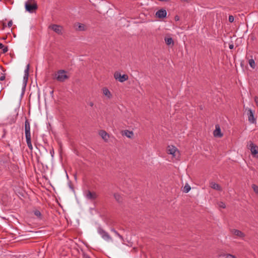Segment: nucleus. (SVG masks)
Listing matches in <instances>:
<instances>
[{"mask_svg": "<svg viewBox=\"0 0 258 258\" xmlns=\"http://www.w3.org/2000/svg\"><path fill=\"white\" fill-rule=\"evenodd\" d=\"M37 3L34 0H28L25 3V9L27 11L30 13H32L34 11L37 10Z\"/></svg>", "mask_w": 258, "mask_h": 258, "instance_id": "nucleus-1", "label": "nucleus"}, {"mask_svg": "<svg viewBox=\"0 0 258 258\" xmlns=\"http://www.w3.org/2000/svg\"><path fill=\"white\" fill-rule=\"evenodd\" d=\"M167 153L172 155L176 159L179 157V152L177 148L174 146H168L167 149Z\"/></svg>", "mask_w": 258, "mask_h": 258, "instance_id": "nucleus-2", "label": "nucleus"}, {"mask_svg": "<svg viewBox=\"0 0 258 258\" xmlns=\"http://www.w3.org/2000/svg\"><path fill=\"white\" fill-rule=\"evenodd\" d=\"M85 198L88 200L91 201H93L95 200L97 197L98 195L95 191H92L90 190H87L84 192Z\"/></svg>", "mask_w": 258, "mask_h": 258, "instance_id": "nucleus-3", "label": "nucleus"}, {"mask_svg": "<svg viewBox=\"0 0 258 258\" xmlns=\"http://www.w3.org/2000/svg\"><path fill=\"white\" fill-rule=\"evenodd\" d=\"M247 147L249 150H250L251 154L253 156H256V155L258 153V151L257 150V147L256 145L253 144L252 141H249L247 143Z\"/></svg>", "mask_w": 258, "mask_h": 258, "instance_id": "nucleus-4", "label": "nucleus"}, {"mask_svg": "<svg viewBox=\"0 0 258 258\" xmlns=\"http://www.w3.org/2000/svg\"><path fill=\"white\" fill-rule=\"evenodd\" d=\"M98 232L101 235L102 238L107 241H112V238L109 234L106 232L102 228L99 227L97 229Z\"/></svg>", "mask_w": 258, "mask_h": 258, "instance_id": "nucleus-5", "label": "nucleus"}, {"mask_svg": "<svg viewBox=\"0 0 258 258\" xmlns=\"http://www.w3.org/2000/svg\"><path fill=\"white\" fill-rule=\"evenodd\" d=\"M66 72L64 70H59L57 72V76L56 79L58 81L62 82L66 80L69 79V77L66 75Z\"/></svg>", "mask_w": 258, "mask_h": 258, "instance_id": "nucleus-6", "label": "nucleus"}, {"mask_svg": "<svg viewBox=\"0 0 258 258\" xmlns=\"http://www.w3.org/2000/svg\"><path fill=\"white\" fill-rule=\"evenodd\" d=\"M245 112H246L248 121L252 123L256 122V118L254 116V111H252L251 109L246 108Z\"/></svg>", "mask_w": 258, "mask_h": 258, "instance_id": "nucleus-7", "label": "nucleus"}, {"mask_svg": "<svg viewBox=\"0 0 258 258\" xmlns=\"http://www.w3.org/2000/svg\"><path fill=\"white\" fill-rule=\"evenodd\" d=\"M49 28L52 30L58 35L63 34V29L62 26L56 24H52L49 26Z\"/></svg>", "mask_w": 258, "mask_h": 258, "instance_id": "nucleus-8", "label": "nucleus"}, {"mask_svg": "<svg viewBox=\"0 0 258 258\" xmlns=\"http://www.w3.org/2000/svg\"><path fill=\"white\" fill-rule=\"evenodd\" d=\"M114 77L116 80H118L120 82H123L126 81L128 77L127 75H121V74L119 72H115L114 74Z\"/></svg>", "mask_w": 258, "mask_h": 258, "instance_id": "nucleus-9", "label": "nucleus"}, {"mask_svg": "<svg viewBox=\"0 0 258 258\" xmlns=\"http://www.w3.org/2000/svg\"><path fill=\"white\" fill-rule=\"evenodd\" d=\"M25 134L26 137H31L30 124L27 119L25 121Z\"/></svg>", "mask_w": 258, "mask_h": 258, "instance_id": "nucleus-10", "label": "nucleus"}, {"mask_svg": "<svg viewBox=\"0 0 258 258\" xmlns=\"http://www.w3.org/2000/svg\"><path fill=\"white\" fill-rule=\"evenodd\" d=\"M167 12L165 9H161L156 12L155 16L159 19H163L166 17Z\"/></svg>", "mask_w": 258, "mask_h": 258, "instance_id": "nucleus-11", "label": "nucleus"}, {"mask_svg": "<svg viewBox=\"0 0 258 258\" xmlns=\"http://www.w3.org/2000/svg\"><path fill=\"white\" fill-rule=\"evenodd\" d=\"M246 58L248 59V63L250 67L252 69H254L255 67V63L254 61L255 58H253L252 56L247 54Z\"/></svg>", "mask_w": 258, "mask_h": 258, "instance_id": "nucleus-12", "label": "nucleus"}, {"mask_svg": "<svg viewBox=\"0 0 258 258\" xmlns=\"http://www.w3.org/2000/svg\"><path fill=\"white\" fill-rule=\"evenodd\" d=\"M230 232L233 235L239 237H243L244 236V234L239 230L233 229L230 230Z\"/></svg>", "mask_w": 258, "mask_h": 258, "instance_id": "nucleus-13", "label": "nucleus"}, {"mask_svg": "<svg viewBox=\"0 0 258 258\" xmlns=\"http://www.w3.org/2000/svg\"><path fill=\"white\" fill-rule=\"evenodd\" d=\"M210 186L211 188L218 191H222V188L221 186L218 183L214 182H211L210 183Z\"/></svg>", "mask_w": 258, "mask_h": 258, "instance_id": "nucleus-14", "label": "nucleus"}, {"mask_svg": "<svg viewBox=\"0 0 258 258\" xmlns=\"http://www.w3.org/2000/svg\"><path fill=\"white\" fill-rule=\"evenodd\" d=\"M214 136L216 137H221L223 135L221 134V130L219 126H216V129L214 131Z\"/></svg>", "mask_w": 258, "mask_h": 258, "instance_id": "nucleus-15", "label": "nucleus"}, {"mask_svg": "<svg viewBox=\"0 0 258 258\" xmlns=\"http://www.w3.org/2000/svg\"><path fill=\"white\" fill-rule=\"evenodd\" d=\"M103 93L104 95L106 96L108 99H110L112 97V95L110 91L107 88H104L103 89Z\"/></svg>", "mask_w": 258, "mask_h": 258, "instance_id": "nucleus-16", "label": "nucleus"}, {"mask_svg": "<svg viewBox=\"0 0 258 258\" xmlns=\"http://www.w3.org/2000/svg\"><path fill=\"white\" fill-rule=\"evenodd\" d=\"M99 135L104 139L105 141H107L109 137L108 134L104 131L101 130L99 132Z\"/></svg>", "mask_w": 258, "mask_h": 258, "instance_id": "nucleus-17", "label": "nucleus"}, {"mask_svg": "<svg viewBox=\"0 0 258 258\" xmlns=\"http://www.w3.org/2000/svg\"><path fill=\"white\" fill-rule=\"evenodd\" d=\"M164 40H165V42L166 44L167 45H171L172 46H173L174 44V41L171 37H168V38L165 37Z\"/></svg>", "mask_w": 258, "mask_h": 258, "instance_id": "nucleus-18", "label": "nucleus"}, {"mask_svg": "<svg viewBox=\"0 0 258 258\" xmlns=\"http://www.w3.org/2000/svg\"><path fill=\"white\" fill-rule=\"evenodd\" d=\"M122 135H124L128 138H132L134 135L133 132L129 131L128 130H125L122 134Z\"/></svg>", "mask_w": 258, "mask_h": 258, "instance_id": "nucleus-19", "label": "nucleus"}, {"mask_svg": "<svg viewBox=\"0 0 258 258\" xmlns=\"http://www.w3.org/2000/svg\"><path fill=\"white\" fill-rule=\"evenodd\" d=\"M26 143H27V146H28L29 149L30 150H32L33 146H32V145L31 143V137H26Z\"/></svg>", "mask_w": 258, "mask_h": 258, "instance_id": "nucleus-20", "label": "nucleus"}, {"mask_svg": "<svg viewBox=\"0 0 258 258\" xmlns=\"http://www.w3.org/2000/svg\"><path fill=\"white\" fill-rule=\"evenodd\" d=\"M114 197L115 200L118 203H121L122 201V198L118 193L114 194Z\"/></svg>", "mask_w": 258, "mask_h": 258, "instance_id": "nucleus-21", "label": "nucleus"}, {"mask_svg": "<svg viewBox=\"0 0 258 258\" xmlns=\"http://www.w3.org/2000/svg\"><path fill=\"white\" fill-rule=\"evenodd\" d=\"M33 213L37 218H38L39 220H41L42 219V215L39 210H35L33 211Z\"/></svg>", "mask_w": 258, "mask_h": 258, "instance_id": "nucleus-22", "label": "nucleus"}, {"mask_svg": "<svg viewBox=\"0 0 258 258\" xmlns=\"http://www.w3.org/2000/svg\"><path fill=\"white\" fill-rule=\"evenodd\" d=\"M111 231L115 233L116 235H117L122 241H123V238L122 235L119 234V233L116 231L114 228H112Z\"/></svg>", "mask_w": 258, "mask_h": 258, "instance_id": "nucleus-23", "label": "nucleus"}, {"mask_svg": "<svg viewBox=\"0 0 258 258\" xmlns=\"http://www.w3.org/2000/svg\"><path fill=\"white\" fill-rule=\"evenodd\" d=\"M190 189V186L187 183H186L183 187V191L185 193H187L188 191H189Z\"/></svg>", "mask_w": 258, "mask_h": 258, "instance_id": "nucleus-24", "label": "nucleus"}, {"mask_svg": "<svg viewBox=\"0 0 258 258\" xmlns=\"http://www.w3.org/2000/svg\"><path fill=\"white\" fill-rule=\"evenodd\" d=\"M78 30L80 31H84L85 30V26L83 24L79 23Z\"/></svg>", "mask_w": 258, "mask_h": 258, "instance_id": "nucleus-25", "label": "nucleus"}, {"mask_svg": "<svg viewBox=\"0 0 258 258\" xmlns=\"http://www.w3.org/2000/svg\"><path fill=\"white\" fill-rule=\"evenodd\" d=\"M218 205L219 207L223 208V209L226 208V205H225V203L222 202H218Z\"/></svg>", "mask_w": 258, "mask_h": 258, "instance_id": "nucleus-26", "label": "nucleus"}, {"mask_svg": "<svg viewBox=\"0 0 258 258\" xmlns=\"http://www.w3.org/2000/svg\"><path fill=\"white\" fill-rule=\"evenodd\" d=\"M28 76H27L26 75H24V77H23V82H24V87L26 86V84L27 83V81H28Z\"/></svg>", "mask_w": 258, "mask_h": 258, "instance_id": "nucleus-27", "label": "nucleus"}, {"mask_svg": "<svg viewBox=\"0 0 258 258\" xmlns=\"http://www.w3.org/2000/svg\"><path fill=\"white\" fill-rule=\"evenodd\" d=\"M29 67H30L29 64H27V67H26V69L25 70V72H24L25 74H24V75H27V76H29Z\"/></svg>", "mask_w": 258, "mask_h": 258, "instance_id": "nucleus-28", "label": "nucleus"}, {"mask_svg": "<svg viewBox=\"0 0 258 258\" xmlns=\"http://www.w3.org/2000/svg\"><path fill=\"white\" fill-rule=\"evenodd\" d=\"M252 187L253 190L254 191V192L256 194H258V186H257L255 184H253L252 185Z\"/></svg>", "mask_w": 258, "mask_h": 258, "instance_id": "nucleus-29", "label": "nucleus"}, {"mask_svg": "<svg viewBox=\"0 0 258 258\" xmlns=\"http://www.w3.org/2000/svg\"><path fill=\"white\" fill-rule=\"evenodd\" d=\"M228 21L231 23L234 22V17L232 15H230L228 18Z\"/></svg>", "mask_w": 258, "mask_h": 258, "instance_id": "nucleus-30", "label": "nucleus"}, {"mask_svg": "<svg viewBox=\"0 0 258 258\" xmlns=\"http://www.w3.org/2000/svg\"><path fill=\"white\" fill-rule=\"evenodd\" d=\"M225 255L226 256V258H236V257L234 255H232L231 254H226Z\"/></svg>", "mask_w": 258, "mask_h": 258, "instance_id": "nucleus-31", "label": "nucleus"}, {"mask_svg": "<svg viewBox=\"0 0 258 258\" xmlns=\"http://www.w3.org/2000/svg\"><path fill=\"white\" fill-rule=\"evenodd\" d=\"M3 53H6L8 51V46H4V47L3 48Z\"/></svg>", "mask_w": 258, "mask_h": 258, "instance_id": "nucleus-32", "label": "nucleus"}, {"mask_svg": "<svg viewBox=\"0 0 258 258\" xmlns=\"http://www.w3.org/2000/svg\"><path fill=\"white\" fill-rule=\"evenodd\" d=\"M12 25H13V22H12V20H10V21L8 22V27H9V28H10V27H12Z\"/></svg>", "mask_w": 258, "mask_h": 258, "instance_id": "nucleus-33", "label": "nucleus"}, {"mask_svg": "<svg viewBox=\"0 0 258 258\" xmlns=\"http://www.w3.org/2000/svg\"><path fill=\"white\" fill-rule=\"evenodd\" d=\"M5 74H3V75L0 77V80L2 81L5 80Z\"/></svg>", "mask_w": 258, "mask_h": 258, "instance_id": "nucleus-34", "label": "nucleus"}, {"mask_svg": "<svg viewBox=\"0 0 258 258\" xmlns=\"http://www.w3.org/2000/svg\"><path fill=\"white\" fill-rule=\"evenodd\" d=\"M180 18H179V17L177 15H176L175 17H174V20L175 21H178L179 20Z\"/></svg>", "mask_w": 258, "mask_h": 258, "instance_id": "nucleus-35", "label": "nucleus"}, {"mask_svg": "<svg viewBox=\"0 0 258 258\" xmlns=\"http://www.w3.org/2000/svg\"><path fill=\"white\" fill-rule=\"evenodd\" d=\"M229 48H230V49H233V48H234V45H233V44H229Z\"/></svg>", "mask_w": 258, "mask_h": 258, "instance_id": "nucleus-36", "label": "nucleus"}, {"mask_svg": "<svg viewBox=\"0 0 258 258\" xmlns=\"http://www.w3.org/2000/svg\"><path fill=\"white\" fill-rule=\"evenodd\" d=\"M89 105L91 107H92L94 105V103L93 102H90L89 103H88Z\"/></svg>", "mask_w": 258, "mask_h": 258, "instance_id": "nucleus-37", "label": "nucleus"}, {"mask_svg": "<svg viewBox=\"0 0 258 258\" xmlns=\"http://www.w3.org/2000/svg\"><path fill=\"white\" fill-rule=\"evenodd\" d=\"M84 258H90V257L88 255L85 254H84Z\"/></svg>", "mask_w": 258, "mask_h": 258, "instance_id": "nucleus-38", "label": "nucleus"}, {"mask_svg": "<svg viewBox=\"0 0 258 258\" xmlns=\"http://www.w3.org/2000/svg\"><path fill=\"white\" fill-rule=\"evenodd\" d=\"M4 45L2 43H0V49H3V47H4Z\"/></svg>", "mask_w": 258, "mask_h": 258, "instance_id": "nucleus-39", "label": "nucleus"}, {"mask_svg": "<svg viewBox=\"0 0 258 258\" xmlns=\"http://www.w3.org/2000/svg\"><path fill=\"white\" fill-rule=\"evenodd\" d=\"M257 97H255V102L256 105H258V101H257Z\"/></svg>", "mask_w": 258, "mask_h": 258, "instance_id": "nucleus-40", "label": "nucleus"}, {"mask_svg": "<svg viewBox=\"0 0 258 258\" xmlns=\"http://www.w3.org/2000/svg\"><path fill=\"white\" fill-rule=\"evenodd\" d=\"M159 1H160V2H168V1H169L170 0H158Z\"/></svg>", "mask_w": 258, "mask_h": 258, "instance_id": "nucleus-41", "label": "nucleus"}, {"mask_svg": "<svg viewBox=\"0 0 258 258\" xmlns=\"http://www.w3.org/2000/svg\"><path fill=\"white\" fill-rule=\"evenodd\" d=\"M6 26V25L5 24H3V28L4 29Z\"/></svg>", "mask_w": 258, "mask_h": 258, "instance_id": "nucleus-42", "label": "nucleus"}, {"mask_svg": "<svg viewBox=\"0 0 258 258\" xmlns=\"http://www.w3.org/2000/svg\"><path fill=\"white\" fill-rule=\"evenodd\" d=\"M2 68V70H3V72H5V70H3V68Z\"/></svg>", "mask_w": 258, "mask_h": 258, "instance_id": "nucleus-43", "label": "nucleus"}]
</instances>
